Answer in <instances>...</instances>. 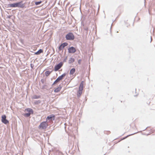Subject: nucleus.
Segmentation results:
<instances>
[{"label":"nucleus","instance_id":"f257e3e1","mask_svg":"<svg viewBox=\"0 0 155 155\" xmlns=\"http://www.w3.org/2000/svg\"><path fill=\"white\" fill-rule=\"evenodd\" d=\"M10 6L12 7H18L21 8H23L24 7V5L22 4V2L10 4Z\"/></svg>","mask_w":155,"mask_h":155},{"label":"nucleus","instance_id":"f03ea898","mask_svg":"<svg viewBox=\"0 0 155 155\" xmlns=\"http://www.w3.org/2000/svg\"><path fill=\"white\" fill-rule=\"evenodd\" d=\"M25 111L28 112V113L24 114V116L26 117H29L31 114H33V111L32 109L28 108L25 110Z\"/></svg>","mask_w":155,"mask_h":155},{"label":"nucleus","instance_id":"7ed1b4c3","mask_svg":"<svg viewBox=\"0 0 155 155\" xmlns=\"http://www.w3.org/2000/svg\"><path fill=\"white\" fill-rule=\"evenodd\" d=\"M66 74L64 73L61 76L58 77V78L56 79V80L54 81L52 84V85H54V84H56L57 83L59 82L60 81L62 80L63 78L66 76Z\"/></svg>","mask_w":155,"mask_h":155},{"label":"nucleus","instance_id":"20e7f679","mask_svg":"<svg viewBox=\"0 0 155 155\" xmlns=\"http://www.w3.org/2000/svg\"><path fill=\"white\" fill-rule=\"evenodd\" d=\"M48 126V124L47 121H44L41 123L39 126V128L42 129H45Z\"/></svg>","mask_w":155,"mask_h":155},{"label":"nucleus","instance_id":"39448f33","mask_svg":"<svg viewBox=\"0 0 155 155\" xmlns=\"http://www.w3.org/2000/svg\"><path fill=\"white\" fill-rule=\"evenodd\" d=\"M66 38L68 40H73L74 39V37L72 33H69L66 35Z\"/></svg>","mask_w":155,"mask_h":155},{"label":"nucleus","instance_id":"423d86ee","mask_svg":"<svg viewBox=\"0 0 155 155\" xmlns=\"http://www.w3.org/2000/svg\"><path fill=\"white\" fill-rule=\"evenodd\" d=\"M2 121L5 124H7L9 123V121L6 119V116L5 115H3L2 117Z\"/></svg>","mask_w":155,"mask_h":155},{"label":"nucleus","instance_id":"0eeeda50","mask_svg":"<svg viewBox=\"0 0 155 155\" xmlns=\"http://www.w3.org/2000/svg\"><path fill=\"white\" fill-rule=\"evenodd\" d=\"M63 64L62 62H61L59 64L56 65L54 67V71H58L62 67Z\"/></svg>","mask_w":155,"mask_h":155},{"label":"nucleus","instance_id":"6e6552de","mask_svg":"<svg viewBox=\"0 0 155 155\" xmlns=\"http://www.w3.org/2000/svg\"><path fill=\"white\" fill-rule=\"evenodd\" d=\"M68 51L69 53H73L76 52V50L74 48L71 47L69 48L68 49Z\"/></svg>","mask_w":155,"mask_h":155},{"label":"nucleus","instance_id":"1a4fd4ad","mask_svg":"<svg viewBox=\"0 0 155 155\" xmlns=\"http://www.w3.org/2000/svg\"><path fill=\"white\" fill-rule=\"evenodd\" d=\"M68 45V43H64L61 44L59 47V51L62 50L64 48Z\"/></svg>","mask_w":155,"mask_h":155},{"label":"nucleus","instance_id":"9d476101","mask_svg":"<svg viewBox=\"0 0 155 155\" xmlns=\"http://www.w3.org/2000/svg\"><path fill=\"white\" fill-rule=\"evenodd\" d=\"M54 115L53 114L51 115L50 116H48L46 118V120L47 121L48 120H51V119L52 118H54Z\"/></svg>","mask_w":155,"mask_h":155},{"label":"nucleus","instance_id":"9b49d317","mask_svg":"<svg viewBox=\"0 0 155 155\" xmlns=\"http://www.w3.org/2000/svg\"><path fill=\"white\" fill-rule=\"evenodd\" d=\"M84 82L82 81L81 82L79 87V90L82 91L83 89Z\"/></svg>","mask_w":155,"mask_h":155},{"label":"nucleus","instance_id":"f8f14e48","mask_svg":"<svg viewBox=\"0 0 155 155\" xmlns=\"http://www.w3.org/2000/svg\"><path fill=\"white\" fill-rule=\"evenodd\" d=\"M61 88V87L59 86L54 89V92L55 93L58 92L60 91Z\"/></svg>","mask_w":155,"mask_h":155},{"label":"nucleus","instance_id":"ddd939ff","mask_svg":"<svg viewBox=\"0 0 155 155\" xmlns=\"http://www.w3.org/2000/svg\"><path fill=\"white\" fill-rule=\"evenodd\" d=\"M75 69L74 68H72L70 71V75L73 74L75 72Z\"/></svg>","mask_w":155,"mask_h":155},{"label":"nucleus","instance_id":"4468645a","mask_svg":"<svg viewBox=\"0 0 155 155\" xmlns=\"http://www.w3.org/2000/svg\"><path fill=\"white\" fill-rule=\"evenodd\" d=\"M43 52V50L41 49H40L37 52H35V54L36 55H38V54H41V53Z\"/></svg>","mask_w":155,"mask_h":155},{"label":"nucleus","instance_id":"2eb2a0df","mask_svg":"<svg viewBox=\"0 0 155 155\" xmlns=\"http://www.w3.org/2000/svg\"><path fill=\"white\" fill-rule=\"evenodd\" d=\"M74 61V59L72 58H70L69 60V64H71L72 63H73Z\"/></svg>","mask_w":155,"mask_h":155},{"label":"nucleus","instance_id":"dca6fc26","mask_svg":"<svg viewBox=\"0 0 155 155\" xmlns=\"http://www.w3.org/2000/svg\"><path fill=\"white\" fill-rule=\"evenodd\" d=\"M51 73V71H47L45 72V74L46 76H48Z\"/></svg>","mask_w":155,"mask_h":155},{"label":"nucleus","instance_id":"f3484780","mask_svg":"<svg viewBox=\"0 0 155 155\" xmlns=\"http://www.w3.org/2000/svg\"><path fill=\"white\" fill-rule=\"evenodd\" d=\"M82 91L78 90V92L77 96L78 97H80L82 93Z\"/></svg>","mask_w":155,"mask_h":155},{"label":"nucleus","instance_id":"a211bd4d","mask_svg":"<svg viewBox=\"0 0 155 155\" xmlns=\"http://www.w3.org/2000/svg\"><path fill=\"white\" fill-rule=\"evenodd\" d=\"M40 97V96H39L35 95L33 97V98L34 99H38Z\"/></svg>","mask_w":155,"mask_h":155},{"label":"nucleus","instance_id":"6ab92c4d","mask_svg":"<svg viewBox=\"0 0 155 155\" xmlns=\"http://www.w3.org/2000/svg\"><path fill=\"white\" fill-rule=\"evenodd\" d=\"M42 2V1H40L39 2H35V4L36 5H38L40 4Z\"/></svg>","mask_w":155,"mask_h":155},{"label":"nucleus","instance_id":"aec40b11","mask_svg":"<svg viewBox=\"0 0 155 155\" xmlns=\"http://www.w3.org/2000/svg\"><path fill=\"white\" fill-rule=\"evenodd\" d=\"M81 62V59H80L78 61V63L79 64H80Z\"/></svg>","mask_w":155,"mask_h":155},{"label":"nucleus","instance_id":"412c9836","mask_svg":"<svg viewBox=\"0 0 155 155\" xmlns=\"http://www.w3.org/2000/svg\"><path fill=\"white\" fill-rule=\"evenodd\" d=\"M128 136H127L126 137H125L124 138H123V139H125L126 138H127Z\"/></svg>","mask_w":155,"mask_h":155},{"label":"nucleus","instance_id":"4be33fe9","mask_svg":"<svg viewBox=\"0 0 155 155\" xmlns=\"http://www.w3.org/2000/svg\"><path fill=\"white\" fill-rule=\"evenodd\" d=\"M149 128H147L146 129L147 130H148Z\"/></svg>","mask_w":155,"mask_h":155}]
</instances>
